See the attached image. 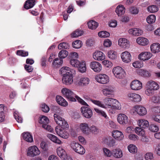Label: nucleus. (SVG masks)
Returning <instances> with one entry per match:
<instances>
[{
	"instance_id": "aec40b11",
	"label": "nucleus",
	"mask_w": 160,
	"mask_h": 160,
	"mask_svg": "<svg viewBox=\"0 0 160 160\" xmlns=\"http://www.w3.org/2000/svg\"><path fill=\"white\" fill-rule=\"evenodd\" d=\"M112 136L115 139L119 141L122 140L124 138L122 132L118 130L113 131L112 132Z\"/></svg>"
},
{
	"instance_id": "b1692460",
	"label": "nucleus",
	"mask_w": 160,
	"mask_h": 160,
	"mask_svg": "<svg viewBox=\"0 0 160 160\" xmlns=\"http://www.w3.org/2000/svg\"><path fill=\"white\" fill-rule=\"evenodd\" d=\"M56 100L59 104L62 106L65 107L68 105L67 102L61 96H57Z\"/></svg>"
},
{
	"instance_id": "bf43d9fd",
	"label": "nucleus",
	"mask_w": 160,
	"mask_h": 160,
	"mask_svg": "<svg viewBox=\"0 0 160 160\" xmlns=\"http://www.w3.org/2000/svg\"><path fill=\"white\" fill-rule=\"evenodd\" d=\"M149 130L153 132H157L158 130V127L154 124H151L149 128Z\"/></svg>"
},
{
	"instance_id": "6e6d98bb",
	"label": "nucleus",
	"mask_w": 160,
	"mask_h": 160,
	"mask_svg": "<svg viewBox=\"0 0 160 160\" xmlns=\"http://www.w3.org/2000/svg\"><path fill=\"white\" fill-rule=\"evenodd\" d=\"M54 119L55 122L56 123L58 124L59 122H58L59 121H61L62 119H63V118L60 116L58 114L55 113L54 115Z\"/></svg>"
},
{
	"instance_id": "e2e57ef3",
	"label": "nucleus",
	"mask_w": 160,
	"mask_h": 160,
	"mask_svg": "<svg viewBox=\"0 0 160 160\" xmlns=\"http://www.w3.org/2000/svg\"><path fill=\"white\" fill-rule=\"evenodd\" d=\"M94 109L95 111L99 115H102V116L104 117L105 118H106L107 117V115L106 114V113L103 111L100 110L99 109L97 108H94Z\"/></svg>"
},
{
	"instance_id": "c03bdc74",
	"label": "nucleus",
	"mask_w": 160,
	"mask_h": 160,
	"mask_svg": "<svg viewBox=\"0 0 160 160\" xmlns=\"http://www.w3.org/2000/svg\"><path fill=\"white\" fill-rule=\"evenodd\" d=\"M151 101L155 103H160V96L158 95H154L151 98Z\"/></svg>"
},
{
	"instance_id": "680f3d73",
	"label": "nucleus",
	"mask_w": 160,
	"mask_h": 160,
	"mask_svg": "<svg viewBox=\"0 0 160 160\" xmlns=\"http://www.w3.org/2000/svg\"><path fill=\"white\" fill-rule=\"evenodd\" d=\"M132 65L134 67L137 68H140L142 66V62L139 61H136L133 62Z\"/></svg>"
},
{
	"instance_id": "a19ab883",
	"label": "nucleus",
	"mask_w": 160,
	"mask_h": 160,
	"mask_svg": "<svg viewBox=\"0 0 160 160\" xmlns=\"http://www.w3.org/2000/svg\"><path fill=\"white\" fill-rule=\"evenodd\" d=\"M109 58L112 60L116 59L117 58L116 52L113 51H110L108 53Z\"/></svg>"
},
{
	"instance_id": "a211bd4d",
	"label": "nucleus",
	"mask_w": 160,
	"mask_h": 160,
	"mask_svg": "<svg viewBox=\"0 0 160 160\" xmlns=\"http://www.w3.org/2000/svg\"><path fill=\"white\" fill-rule=\"evenodd\" d=\"M136 111L137 113L141 116H143L147 113L146 108L141 106H136L135 107Z\"/></svg>"
},
{
	"instance_id": "052dcab7",
	"label": "nucleus",
	"mask_w": 160,
	"mask_h": 160,
	"mask_svg": "<svg viewBox=\"0 0 160 160\" xmlns=\"http://www.w3.org/2000/svg\"><path fill=\"white\" fill-rule=\"evenodd\" d=\"M102 63L105 67L107 68H110L112 66V62L108 60H104L102 61Z\"/></svg>"
},
{
	"instance_id": "4468645a",
	"label": "nucleus",
	"mask_w": 160,
	"mask_h": 160,
	"mask_svg": "<svg viewBox=\"0 0 160 160\" xmlns=\"http://www.w3.org/2000/svg\"><path fill=\"white\" fill-rule=\"evenodd\" d=\"M62 80L63 83L66 85L71 84L73 82L72 75L64 76L62 77Z\"/></svg>"
},
{
	"instance_id": "2eb2a0df",
	"label": "nucleus",
	"mask_w": 160,
	"mask_h": 160,
	"mask_svg": "<svg viewBox=\"0 0 160 160\" xmlns=\"http://www.w3.org/2000/svg\"><path fill=\"white\" fill-rule=\"evenodd\" d=\"M128 97L132 100L135 102L140 101L142 98L140 95L135 93H130L128 94Z\"/></svg>"
},
{
	"instance_id": "338daca9",
	"label": "nucleus",
	"mask_w": 160,
	"mask_h": 160,
	"mask_svg": "<svg viewBox=\"0 0 160 160\" xmlns=\"http://www.w3.org/2000/svg\"><path fill=\"white\" fill-rule=\"evenodd\" d=\"M146 160H153V154L152 153H146L145 156Z\"/></svg>"
},
{
	"instance_id": "f704fd0d",
	"label": "nucleus",
	"mask_w": 160,
	"mask_h": 160,
	"mask_svg": "<svg viewBox=\"0 0 160 160\" xmlns=\"http://www.w3.org/2000/svg\"><path fill=\"white\" fill-rule=\"evenodd\" d=\"M112 154L115 157L119 158L122 156V151L119 149H114L112 151Z\"/></svg>"
},
{
	"instance_id": "4c0bfd02",
	"label": "nucleus",
	"mask_w": 160,
	"mask_h": 160,
	"mask_svg": "<svg viewBox=\"0 0 160 160\" xmlns=\"http://www.w3.org/2000/svg\"><path fill=\"white\" fill-rule=\"evenodd\" d=\"M139 125L141 128H145L149 126V124L147 120L142 119L139 120Z\"/></svg>"
},
{
	"instance_id": "c85d7f7f",
	"label": "nucleus",
	"mask_w": 160,
	"mask_h": 160,
	"mask_svg": "<svg viewBox=\"0 0 160 160\" xmlns=\"http://www.w3.org/2000/svg\"><path fill=\"white\" fill-rule=\"evenodd\" d=\"M104 102L106 105L111 107L114 102L118 103L117 100L112 98H106L104 99Z\"/></svg>"
},
{
	"instance_id": "20e7f679",
	"label": "nucleus",
	"mask_w": 160,
	"mask_h": 160,
	"mask_svg": "<svg viewBox=\"0 0 160 160\" xmlns=\"http://www.w3.org/2000/svg\"><path fill=\"white\" fill-rule=\"evenodd\" d=\"M112 71L116 78H118L122 79L125 76V72L120 67L118 66L114 68Z\"/></svg>"
},
{
	"instance_id": "4d7b16f0",
	"label": "nucleus",
	"mask_w": 160,
	"mask_h": 160,
	"mask_svg": "<svg viewBox=\"0 0 160 160\" xmlns=\"http://www.w3.org/2000/svg\"><path fill=\"white\" fill-rule=\"evenodd\" d=\"M17 53L18 55L21 56L22 57H25L28 55V52L21 50L17 51Z\"/></svg>"
},
{
	"instance_id": "f3484780",
	"label": "nucleus",
	"mask_w": 160,
	"mask_h": 160,
	"mask_svg": "<svg viewBox=\"0 0 160 160\" xmlns=\"http://www.w3.org/2000/svg\"><path fill=\"white\" fill-rule=\"evenodd\" d=\"M102 142L109 147H113L115 145V140L112 138H104L102 139Z\"/></svg>"
},
{
	"instance_id": "6ab92c4d",
	"label": "nucleus",
	"mask_w": 160,
	"mask_h": 160,
	"mask_svg": "<svg viewBox=\"0 0 160 160\" xmlns=\"http://www.w3.org/2000/svg\"><path fill=\"white\" fill-rule=\"evenodd\" d=\"M93 57L97 60H102L105 59V55L102 52L98 51L93 54Z\"/></svg>"
},
{
	"instance_id": "774afa93",
	"label": "nucleus",
	"mask_w": 160,
	"mask_h": 160,
	"mask_svg": "<svg viewBox=\"0 0 160 160\" xmlns=\"http://www.w3.org/2000/svg\"><path fill=\"white\" fill-rule=\"evenodd\" d=\"M152 118L155 121L160 123V115H153L152 117Z\"/></svg>"
},
{
	"instance_id": "69168bd1",
	"label": "nucleus",
	"mask_w": 160,
	"mask_h": 160,
	"mask_svg": "<svg viewBox=\"0 0 160 160\" xmlns=\"http://www.w3.org/2000/svg\"><path fill=\"white\" fill-rule=\"evenodd\" d=\"M91 101L94 104L97 105L102 108H105L104 105L103 104H102L101 102L96 100H93L91 99Z\"/></svg>"
},
{
	"instance_id": "dca6fc26",
	"label": "nucleus",
	"mask_w": 160,
	"mask_h": 160,
	"mask_svg": "<svg viewBox=\"0 0 160 160\" xmlns=\"http://www.w3.org/2000/svg\"><path fill=\"white\" fill-rule=\"evenodd\" d=\"M122 60L124 62L128 63L131 62V55L128 52L125 51L122 52L121 55Z\"/></svg>"
},
{
	"instance_id": "09e8293b",
	"label": "nucleus",
	"mask_w": 160,
	"mask_h": 160,
	"mask_svg": "<svg viewBox=\"0 0 160 160\" xmlns=\"http://www.w3.org/2000/svg\"><path fill=\"white\" fill-rule=\"evenodd\" d=\"M82 34V31L80 30H77L72 34V37L76 38L81 36Z\"/></svg>"
},
{
	"instance_id": "8fccbe9b",
	"label": "nucleus",
	"mask_w": 160,
	"mask_h": 160,
	"mask_svg": "<svg viewBox=\"0 0 160 160\" xmlns=\"http://www.w3.org/2000/svg\"><path fill=\"white\" fill-rule=\"evenodd\" d=\"M98 36L101 38H107L110 36L109 32L106 31H101L98 33Z\"/></svg>"
},
{
	"instance_id": "7ed1b4c3",
	"label": "nucleus",
	"mask_w": 160,
	"mask_h": 160,
	"mask_svg": "<svg viewBox=\"0 0 160 160\" xmlns=\"http://www.w3.org/2000/svg\"><path fill=\"white\" fill-rule=\"evenodd\" d=\"M71 146L72 148L76 152L81 155L85 153V149L79 143L73 142L71 143Z\"/></svg>"
},
{
	"instance_id": "393cba45",
	"label": "nucleus",
	"mask_w": 160,
	"mask_h": 160,
	"mask_svg": "<svg viewBox=\"0 0 160 160\" xmlns=\"http://www.w3.org/2000/svg\"><path fill=\"white\" fill-rule=\"evenodd\" d=\"M128 32L133 35L138 36L143 33V31L137 28H133L130 29Z\"/></svg>"
},
{
	"instance_id": "79ce46f5",
	"label": "nucleus",
	"mask_w": 160,
	"mask_h": 160,
	"mask_svg": "<svg viewBox=\"0 0 160 160\" xmlns=\"http://www.w3.org/2000/svg\"><path fill=\"white\" fill-rule=\"evenodd\" d=\"M61 121H59L58 122L59 123L58 125H59L60 128H61L63 129H65L66 128H68V125L67 122L65 121L64 119H62Z\"/></svg>"
},
{
	"instance_id": "13d9d810",
	"label": "nucleus",
	"mask_w": 160,
	"mask_h": 160,
	"mask_svg": "<svg viewBox=\"0 0 160 160\" xmlns=\"http://www.w3.org/2000/svg\"><path fill=\"white\" fill-rule=\"evenodd\" d=\"M60 62L59 58H56L52 62V65L54 67H58L59 65H61L62 63L59 64Z\"/></svg>"
},
{
	"instance_id": "49530a36",
	"label": "nucleus",
	"mask_w": 160,
	"mask_h": 160,
	"mask_svg": "<svg viewBox=\"0 0 160 160\" xmlns=\"http://www.w3.org/2000/svg\"><path fill=\"white\" fill-rule=\"evenodd\" d=\"M156 17L154 15H152L148 16L147 18V21L148 23L150 24L155 22Z\"/></svg>"
},
{
	"instance_id": "39448f33",
	"label": "nucleus",
	"mask_w": 160,
	"mask_h": 160,
	"mask_svg": "<svg viewBox=\"0 0 160 160\" xmlns=\"http://www.w3.org/2000/svg\"><path fill=\"white\" fill-rule=\"evenodd\" d=\"M80 111L82 115L87 118H90L92 116V111L88 107H82L80 108Z\"/></svg>"
},
{
	"instance_id": "603ef678",
	"label": "nucleus",
	"mask_w": 160,
	"mask_h": 160,
	"mask_svg": "<svg viewBox=\"0 0 160 160\" xmlns=\"http://www.w3.org/2000/svg\"><path fill=\"white\" fill-rule=\"evenodd\" d=\"M73 48H79L81 47V41L80 40H76L72 43Z\"/></svg>"
},
{
	"instance_id": "9d476101",
	"label": "nucleus",
	"mask_w": 160,
	"mask_h": 160,
	"mask_svg": "<svg viewBox=\"0 0 160 160\" xmlns=\"http://www.w3.org/2000/svg\"><path fill=\"white\" fill-rule=\"evenodd\" d=\"M130 87L132 89L134 90H138L141 89L142 83L138 80H134L131 83Z\"/></svg>"
},
{
	"instance_id": "5701e85b",
	"label": "nucleus",
	"mask_w": 160,
	"mask_h": 160,
	"mask_svg": "<svg viewBox=\"0 0 160 160\" xmlns=\"http://www.w3.org/2000/svg\"><path fill=\"white\" fill-rule=\"evenodd\" d=\"M89 79L86 77H82L81 78L78 82L79 86H86L88 85L89 83Z\"/></svg>"
},
{
	"instance_id": "72a5a7b5",
	"label": "nucleus",
	"mask_w": 160,
	"mask_h": 160,
	"mask_svg": "<svg viewBox=\"0 0 160 160\" xmlns=\"http://www.w3.org/2000/svg\"><path fill=\"white\" fill-rule=\"evenodd\" d=\"M47 136L50 140L56 143L60 144L62 143L61 140L53 134H47Z\"/></svg>"
},
{
	"instance_id": "c9c22d12",
	"label": "nucleus",
	"mask_w": 160,
	"mask_h": 160,
	"mask_svg": "<svg viewBox=\"0 0 160 160\" xmlns=\"http://www.w3.org/2000/svg\"><path fill=\"white\" fill-rule=\"evenodd\" d=\"M49 122V120L48 118L45 116H42L39 121V123L42 125V127L45 128L46 124Z\"/></svg>"
},
{
	"instance_id": "ddd939ff",
	"label": "nucleus",
	"mask_w": 160,
	"mask_h": 160,
	"mask_svg": "<svg viewBox=\"0 0 160 160\" xmlns=\"http://www.w3.org/2000/svg\"><path fill=\"white\" fill-rule=\"evenodd\" d=\"M118 44L121 48H128L130 45L128 41L124 38L119 39L118 41Z\"/></svg>"
},
{
	"instance_id": "c756f323",
	"label": "nucleus",
	"mask_w": 160,
	"mask_h": 160,
	"mask_svg": "<svg viewBox=\"0 0 160 160\" xmlns=\"http://www.w3.org/2000/svg\"><path fill=\"white\" fill-rule=\"evenodd\" d=\"M80 128L82 132L86 134L89 133V128L88 124L86 123H81L80 125Z\"/></svg>"
},
{
	"instance_id": "58836bf2",
	"label": "nucleus",
	"mask_w": 160,
	"mask_h": 160,
	"mask_svg": "<svg viewBox=\"0 0 160 160\" xmlns=\"http://www.w3.org/2000/svg\"><path fill=\"white\" fill-rule=\"evenodd\" d=\"M87 24L88 28L92 29H95L98 25V23L93 20L89 22Z\"/></svg>"
},
{
	"instance_id": "3c124183",
	"label": "nucleus",
	"mask_w": 160,
	"mask_h": 160,
	"mask_svg": "<svg viewBox=\"0 0 160 160\" xmlns=\"http://www.w3.org/2000/svg\"><path fill=\"white\" fill-rule=\"evenodd\" d=\"M69 46L68 44L66 42H62L60 43L58 46V48L59 49H67L69 48Z\"/></svg>"
},
{
	"instance_id": "864d4df0",
	"label": "nucleus",
	"mask_w": 160,
	"mask_h": 160,
	"mask_svg": "<svg viewBox=\"0 0 160 160\" xmlns=\"http://www.w3.org/2000/svg\"><path fill=\"white\" fill-rule=\"evenodd\" d=\"M139 72L141 75L144 77H148L150 76V73L146 70L141 69Z\"/></svg>"
},
{
	"instance_id": "6e6552de",
	"label": "nucleus",
	"mask_w": 160,
	"mask_h": 160,
	"mask_svg": "<svg viewBox=\"0 0 160 160\" xmlns=\"http://www.w3.org/2000/svg\"><path fill=\"white\" fill-rule=\"evenodd\" d=\"M96 79L98 82L103 84H106L109 81L108 77L105 74H101L97 76Z\"/></svg>"
},
{
	"instance_id": "bb28decb",
	"label": "nucleus",
	"mask_w": 160,
	"mask_h": 160,
	"mask_svg": "<svg viewBox=\"0 0 160 160\" xmlns=\"http://www.w3.org/2000/svg\"><path fill=\"white\" fill-rule=\"evenodd\" d=\"M68 54V52L65 50H62L59 52L58 55L60 59L59 64L62 63V59L66 58Z\"/></svg>"
},
{
	"instance_id": "2f4dec72",
	"label": "nucleus",
	"mask_w": 160,
	"mask_h": 160,
	"mask_svg": "<svg viewBox=\"0 0 160 160\" xmlns=\"http://www.w3.org/2000/svg\"><path fill=\"white\" fill-rule=\"evenodd\" d=\"M36 0H28L24 5V8L26 9L32 8L35 5Z\"/></svg>"
},
{
	"instance_id": "473e14b6",
	"label": "nucleus",
	"mask_w": 160,
	"mask_h": 160,
	"mask_svg": "<svg viewBox=\"0 0 160 160\" xmlns=\"http://www.w3.org/2000/svg\"><path fill=\"white\" fill-rule=\"evenodd\" d=\"M23 139L27 142H32L33 141L32 137L29 132H26L22 134Z\"/></svg>"
},
{
	"instance_id": "a18cd8bd",
	"label": "nucleus",
	"mask_w": 160,
	"mask_h": 160,
	"mask_svg": "<svg viewBox=\"0 0 160 160\" xmlns=\"http://www.w3.org/2000/svg\"><path fill=\"white\" fill-rule=\"evenodd\" d=\"M128 148L130 152L135 153L137 152V148L136 146L133 144H130L128 147Z\"/></svg>"
},
{
	"instance_id": "7c9ffc66",
	"label": "nucleus",
	"mask_w": 160,
	"mask_h": 160,
	"mask_svg": "<svg viewBox=\"0 0 160 160\" xmlns=\"http://www.w3.org/2000/svg\"><path fill=\"white\" fill-rule=\"evenodd\" d=\"M150 48L152 52L154 53L158 52L160 51V45L158 43L152 44Z\"/></svg>"
},
{
	"instance_id": "5fc2aeb1",
	"label": "nucleus",
	"mask_w": 160,
	"mask_h": 160,
	"mask_svg": "<svg viewBox=\"0 0 160 160\" xmlns=\"http://www.w3.org/2000/svg\"><path fill=\"white\" fill-rule=\"evenodd\" d=\"M42 111L45 112H48L49 111V108L48 106L45 103L42 104L41 105Z\"/></svg>"
},
{
	"instance_id": "1a4fd4ad",
	"label": "nucleus",
	"mask_w": 160,
	"mask_h": 160,
	"mask_svg": "<svg viewBox=\"0 0 160 160\" xmlns=\"http://www.w3.org/2000/svg\"><path fill=\"white\" fill-rule=\"evenodd\" d=\"M61 129L60 127H56L55 128V131L61 137L63 138L67 139L68 138L69 134L64 129Z\"/></svg>"
},
{
	"instance_id": "f257e3e1",
	"label": "nucleus",
	"mask_w": 160,
	"mask_h": 160,
	"mask_svg": "<svg viewBox=\"0 0 160 160\" xmlns=\"http://www.w3.org/2000/svg\"><path fill=\"white\" fill-rule=\"evenodd\" d=\"M62 94L70 101L75 102L76 99L78 102L83 105L89 106L82 99L75 94L70 90L66 88H63L62 90Z\"/></svg>"
},
{
	"instance_id": "e433bc0d",
	"label": "nucleus",
	"mask_w": 160,
	"mask_h": 160,
	"mask_svg": "<svg viewBox=\"0 0 160 160\" xmlns=\"http://www.w3.org/2000/svg\"><path fill=\"white\" fill-rule=\"evenodd\" d=\"M115 12L118 16H121L124 13L125 8L122 5L120 6L119 5L117 7Z\"/></svg>"
},
{
	"instance_id": "ea45409f",
	"label": "nucleus",
	"mask_w": 160,
	"mask_h": 160,
	"mask_svg": "<svg viewBox=\"0 0 160 160\" xmlns=\"http://www.w3.org/2000/svg\"><path fill=\"white\" fill-rule=\"evenodd\" d=\"M79 71L82 72H85L86 71V64L84 62H81L79 64L78 67H77Z\"/></svg>"
},
{
	"instance_id": "0e129e2a",
	"label": "nucleus",
	"mask_w": 160,
	"mask_h": 160,
	"mask_svg": "<svg viewBox=\"0 0 160 160\" xmlns=\"http://www.w3.org/2000/svg\"><path fill=\"white\" fill-rule=\"evenodd\" d=\"M103 152L104 155L108 157H110L111 156L112 152L108 148H104L103 149Z\"/></svg>"
},
{
	"instance_id": "cd10ccee",
	"label": "nucleus",
	"mask_w": 160,
	"mask_h": 160,
	"mask_svg": "<svg viewBox=\"0 0 160 160\" xmlns=\"http://www.w3.org/2000/svg\"><path fill=\"white\" fill-rule=\"evenodd\" d=\"M57 153L58 156L62 159H65L67 157L66 152L62 148L59 147L57 149Z\"/></svg>"
},
{
	"instance_id": "423d86ee",
	"label": "nucleus",
	"mask_w": 160,
	"mask_h": 160,
	"mask_svg": "<svg viewBox=\"0 0 160 160\" xmlns=\"http://www.w3.org/2000/svg\"><path fill=\"white\" fill-rule=\"evenodd\" d=\"M103 94L107 97H113L114 89L112 87L110 86L106 87L102 90Z\"/></svg>"
},
{
	"instance_id": "37998d69",
	"label": "nucleus",
	"mask_w": 160,
	"mask_h": 160,
	"mask_svg": "<svg viewBox=\"0 0 160 160\" xmlns=\"http://www.w3.org/2000/svg\"><path fill=\"white\" fill-rule=\"evenodd\" d=\"M135 132L137 134L142 136H144L145 134L144 131L142 128L136 127L135 129Z\"/></svg>"
},
{
	"instance_id": "412c9836",
	"label": "nucleus",
	"mask_w": 160,
	"mask_h": 160,
	"mask_svg": "<svg viewBox=\"0 0 160 160\" xmlns=\"http://www.w3.org/2000/svg\"><path fill=\"white\" fill-rule=\"evenodd\" d=\"M60 71L63 76L67 75H72V71H71L70 68L67 67H62L60 69Z\"/></svg>"
},
{
	"instance_id": "9b49d317",
	"label": "nucleus",
	"mask_w": 160,
	"mask_h": 160,
	"mask_svg": "<svg viewBox=\"0 0 160 160\" xmlns=\"http://www.w3.org/2000/svg\"><path fill=\"white\" fill-rule=\"evenodd\" d=\"M117 120L119 123L123 125L128 123L129 121V119L127 116L123 114H119Z\"/></svg>"
},
{
	"instance_id": "0eeeda50",
	"label": "nucleus",
	"mask_w": 160,
	"mask_h": 160,
	"mask_svg": "<svg viewBox=\"0 0 160 160\" xmlns=\"http://www.w3.org/2000/svg\"><path fill=\"white\" fill-rule=\"evenodd\" d=\"M40 153V152L38 148L36 146H34L28 148L27 155L28 156L32 157L39 154Z\"/></svg>"
},
{
	"instance_id": "a878e982",
	"label": "nucleus",
	"mask_w": 160,
	"mask_h": 160,
	"mask_svg": "<svg viewBox=\"0 0 160 160\" xmlns=\"http://www.w3.org/2000/svg\"><path fill=\"white\" fill-rule=\"evenodd\" d=\"M136 41L138 44L142 46L147 45L149 42L148 40L146 38L142 37L138 38Z\"/></svg>"
},
{
	"instance_id": "f03ea898",
	"label": "nucleus",
	"mask_w": 160,
	"mask_h": 160,
	"mask_svg": "<svg viewBox=\"0 0 160 160\" xmlns=\"http://www.w3.org/2000/svg\"><path fill=\"white\" fill-rule=\"evenodd\" d=\"M147 89L145 93L148 96L153 94L154 91L158 90L159 88L158 85L155 82L153 81H148L146 84Z\"/></svg>"
},
{
	"instance_id": "f8f14e48",
	"label": "nucleus",
	"mask_w": 160,
	"mask_h": 160,
	"mask_svg": "<svg viewBox=\"0 0 160 160\" xmlns=\"http://www.w3.org/2000/svg\"><path fill=\"white\" fill-rule=\"evenodd\" d=\"M91 68L95 72H100L102 69L101 65L96 61L91 62L90 63Z\"/></svg>"
},
{
	"instance_id": "4be33fe9",
	"label": "nucleus",
	"mask_w": 160,
	"mask_h": 160,
	"mask_svg": "<svg viewBox=\"0 0 160 160\" xmlns=\"http://www.w3.org/2000/svg\"><path fill=\"white\" fill-rule=\"evenodd\" d=\"M152 56V54L151 53L145 52L141 53L138 57L140 60L145 61L149 59Z\"/></svg>"
},
{
	"instance_id": "de8ad7c7",
	"label": "nucleus",
	"mask_w": 160,
	"mask_h": 160,
	"mask_svg": "<svg viewBox=\"0 0 160 160\" xmlns=\"http://www.w3.org/2000/svg\"><path fill=\"white\" fill-rule=\"evenodd\" d=\"M148 11L151 13H154L158 11V8L155 5H152L148 8Z\"/></svg>"
}]
</instances>
